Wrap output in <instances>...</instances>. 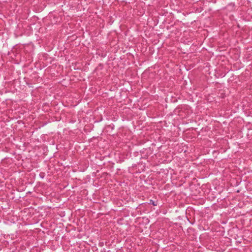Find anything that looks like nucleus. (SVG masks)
<instances>
[{"mask_svg": "<svg viewBox=\"0 0 252 252\" xmlns=\"http://www.w3.org/2000/svg\"><path fill=\"white\" fill-rule=\"evenodd\" d=\"M150 203H152L154 206H156L157 204L155 203L154 201L152 200H150Z\"/></svg>", "mask_w": 252, "mask_h": 252, "instance_id": "f257e3e1", "label": "nucleus"}]
</instances>
